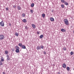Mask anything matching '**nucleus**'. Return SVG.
<instances>
[{"instance_id":"10","label":"nucleus","mask_w":74,"mask_h":74,"mask_svg":"<svg viewBox=\"0 0 74 74\" xmlns=\"http://www.w3.org/2000/svg\"><path fill=\"white\" fill-rule=\"evenodd\" d=\"M21 48L23 49H26V46L24 45H22L21 46Z\"/></svg>"},{"instance_id":"25","label":"nucleus","mask_w":74,"mask_h":74,"mask_svg":"<svg viewBox=\"0 0 74 74\" xmlns=\"http://www.w3.org/2000/svg\"><path fill=\"white\" fill-rule=\"evenodd\" d=\"M4 59H3V58H1V62H4Z\"/></svg>"},{"instance_id":"16","label":"nucleus","mask_w":74,"mask_h":74,"mask_svg":"<svg viewBox=\"0 0 74 74\" xmlns=\"http://www.w3.org/2000/svg\"><path fill=\"white\" fill-rule=\"evenodd\" d=\"M5 53L6 55H7L8 53V51L7 50H6L5 51Z\"/></svg>"},{"instance_id":"13","label":"nucleus","mask_w":74,"mask_h":74,"mask_svg":"<svg viewBox=\"0 0 74 74\" xmlns=\"http://www.w3.org/2000/svg\"><path fill=\"white\" fill-rule=\"evenodd\" d=\"M15 48H16V49H19V47L18 46H16L15 47Z\"/></svg>"},{"instance_id":"34","label":"nucleus","mask_w":74,"mask_h":74,"mask_svg":"<svg viewBox=\"0 0 74 74\" xmlns=\"http://www.w3.org/2000/svg\"><path fill=\"white\" fill-rule=\"evenodd\" d=\"M13 7L14 8H16V6H15V5L13 6Z\"/></svg>"},{"instance_id":"20","label":"nucleus","mask_w":74,"mask_h":74,"mask_svg":"<svg viewBox=\"0 0 74 74\" xmlns=\"http://www.w3.org/2000/svg\"><path fill=\"white\" fill-rule=\"evenodd\" d=\"M26 15V14L25 13H23L22 14V16L23 17H25Z\"/></svg>"},{"instance_id":"33","label":"nucleus","mask_w":74,"mask_h":74,"mask_svg":"<svg viewBox=\"0 0 74 74\" xmlns=\"http://www.w3.org/2000/svg\"><path fill=\"white\" fill-rule=\"evenodd\" d=\"M6 11H8V8H6Z\"/></svg>"},{"instance_id":"35","label":"nucleus","mask_w":74,"mask_h":74,"mask_svg":"<svg viewBox=\"0 0 74 74\" xmlns=\"http://www.w3.org/2000/svg\"><path fill=\"white\" fill-rule=\"evenodd\" d=\"M12 51H15V49H12Z\"/></svg>"},{"instance_id":"41","label":"nucleus","mask_w":74,"mask_h":74,"mask_svg":"<svg viewBox=\"0 0 74 74\" xmlns=\"http://www.w3.org/2000/svg\"><path fill=\"white\" fill-rule=\"evenodd\" d=\"M58 74H60V73L59 72V73H58Z\"/></svg>"},{"instance_id":"1","label":"nucleus","mask_w":74,"mask_h":74,"mask_svg":"<svg viewBox=\"0 0 74 74\" xmlns=\"http://www.w3.org/2000/svg\"><path fill=\"white\" fill-rule=\"evenodd\" d=\"M64 22L65 24L66 25H67V26H68L69 25V20H67V19H65L64 20Z\"/></svg>"},{"instance_id":"8","label":"nucleus","mask_w":74,"mask_h":74,"mask_svg":"<svg viewBox=\"0 0 74 74\" xmlns=\"http://www.w3.org/2000/svg\"><path fill=\"white\" fill-rule=\"evenodd\" d=\"M61 31L62 32H66V29H61Z\"/></svg>"},{"instance_id":"28","label":"nucleus","mask_w":74,"mask_h":74,"mask_svg":"<svg viewBox=\"0 0 74 74\" xmlns=\"http://www.w3.org/2000/svg\"><path fill=\"white\" fill-rule=\"evenodd\" d=\"M61 7H62V8H64V5L62 4L61 5Z\"/></svg>"},{"instance_id":"23","label":"nucleus","mask_w":74,"mask_h":74,"mask_svg":"<svg viewBox=\"0 0 74 74\" xmlns=\"http://www.w3.org/2000/svg\"><path fill=\"white\" fill-rule=\"evenodd\" d=\"M65 0H61V2L64 3L65 2Z\"/></svg>"},{"instance_id":"17","label":"nucleus","mask_w":74,"mask_h":74,"mask_svg":"<svg viewBox=\"0 0 74 74\" xmlns=\"http://www.w3.org/2000/svg\"><path fill=\"white\" fill-rule=\"evenodd\" d=\"M43 37H44V35H41L40 36V38H43Z\"/></svg>"},{"instance_id":"29","label":"nucleus","mask_w":74,"mask_h":74,"mask_svg":"<svg viewBox=\"0 0 74 74\" xmlns=\"http://www.w3.org/2000/svg\"><path fill=\"white\" fill-rule=\"evenodd\" d=\"M0 65L1 66H2V65H3V63H2V61H0Z\"/></svg>"},{"instance_id":"9","label":"nucleus","mask_w":74,"mask_h":74,"mask_svg":"<svg viewBox=\"0 0 74 74\" xmlns=\"http://www.w3.org/2000/svg\"><path fill=\"white\" fill-rule=\"evenodd\" d=\"M32 26L34 29H35V28H36V25L34 24H32Z\"/></svg>"},{"instance_id":"24","label":"nucleus","mask_w":74,"mask_h":74,"mask_svg":"<svg viewBox=\"0 0 74 74\" xmlns=\"http://www.w3.org/2000/svg\"><path fill=\"white\" fill-rule=\"evenodd\" d=\"M18 46L20 47H22V44L21 43H19L18 44Z\"/></svg>"},{"instance_id":"5","label":"nucleus","mask_w":74,"mask_h":74,"mask_svg":"<svg viewBox=\"0 0 74 74\" xmlns=\"http://www.w3.org/2000/svg\"><path fill=\"white\" fill-rule=\"evenodd\" d=\"M50 21L52 22L53 21H54V18H53V17L50 18Z\"/></svg>"},{"instance_id":"31","label":"nucleus","mask_w":74,"mask_h":74,"mask_svg":"<svg viewBox=\"0 0 74 74\" xmlns=\"http://www.w3.org/2000/svg\"><path fill=\"white\" fill-rule=\"evenodd\" d=\"M25 27V29H26V30H27V29H28V28L26 26Z\"/></svg>"},{"instance_id":"22","label":"nucleus","mask_w":74,"mask_h":74,"mask_svg":"<svg viewBox=\"0 0 74 74\" xmlns=\"http://www.w3.org/2000/svg\"><path fill=\"white\" fill-rule=\"evenodd\" d=\"M66 69L67 71H69V70H70V67H67Z\"/></svg>"},{"instance_id":"27","label":"nucleus","mask_w":74,"mask_h":74,"mask_svg":"<svg viewBox=\"0 0 74 74\" xmlns=\"http://www.w3.org/2000/svg\"><path fill=\"white\" fill-rule=\"evenodd\" d=\"M70 54H71V55H73V54H74V53H73V51H71L70 53Z\"/></svg>"},{"instance_id":"26","label":"nucleus","mask_w":74,"mask_h":74,"mask_svg":"<svg viewBox=\"0 0 74 74\" xmlns=\"http://www.w3.org/2000/svg\"><path fill=\"white\" fill-rule=\"evenodd\" d=\"M30 12H31V13H32V14H33V10H30Z\"/></svg>"},{"instance_id":"7","label":"nucleus","mask_w":74,"mask_h":74,"mask_svg":"<svg viewBox=\"0 0 74 74\" xmlns=\"http://www.w3.org/2000/svg\"><path fill=\"white\" fill-rule=\"evenodd\" d=\"M20 51H19V49H16L15 50L16 52V53H19Z\"/></svg>"},{"instance_id":"39","label":"nucleus","mask_w":74,"mask_h":74,"mask_svg":"<svg viewBox=\"0 0 74 74\" xmlns=\"http://www.w3.org/2000/svg\"><path fill=\"white\" fill-rule=\"evenodd\" d=\"M3 74H5V72H3Z\"/></svg>"},{"instance_id":"21","label":"nucleus","mask_w":74,"mask_h":74,"mask_svg":"<svg viewBox=\"0 0 74 74\" xmlns=\"http://www.w3.org/2000/svg\"><path fill=\"white\" fill-rule=\"evenodd\" d=\"M45 16V14H42V16L43 18H44Z\"/></svg>"},{"instance_id":"2","label":"nucleus","mask_w":74,"mask_h":74,"mask_svg":"<svg viewBox=\"0 0 74 74\" xmlns=\"http://www.w3.org/2000/svg\"><path fill=\"white\" fill-rule=\"evenodd\" d=\"M4 36L3 35H0V40H3L4 39Z\"/></svg>"},{"instance_id":"18","label":"nucleus","mask_w":74,"mask_h":74,"mask_svg":"<svg viewBox=\"0 0 74 74\" xmlns=\"http://www.w3.org/2000/svg\"><path fill=\"white\" fill-rule=\"evenodd\" d=\"M34 6V3H32L31 5V7H33Z\"/></svg>"},{"instance_id":"38","label":"nucleus","mask_w":74,"mask_h":74,"mask_svg":"<svg viewBox=\"0 0 74 74\" xmlns=\"http://www.w3.org/2000/svg\"><path fill=\"white\" fill-rule=\"evenodd\" d=\"M7 58H9V56H8V55H7L6 56Z\"/></svg>"},{"instance_id":"30","label":"nucleus","mask_w":74,"mask_h":74,"mask_svg":"<svg viewBox=\"0 0 74 74\" xmlns=\"http://www.w3.org/2000/svg\"><path fill=\"white\" fill-rule=\"evenodd\" d=\"M10 59V58L9 57H7V60H9Z\"/></svg>"},{"instance_id":"6","label":"nucleus","mask_w":74,"mask_h":74,"mask_svg":"<svg viewBox=\"0 0 74 74\" xmlns=\"http://www.w3.org/2000/svg\"><path fill=\"white\" fill-rule=\"evenodd\" d=\"M36 49H37V50H40V49H41L40 47L39 46H38L36 47Z\"/></svg>"},{"instance_id":"40","label":"nucleus","mask_w":74,"mask_h":74,"mask_svg":"<svg viewBox=\"0 0 74 74\" xmlns=\"http://www.w3.org/2000/svg\"><path fill=\"white\" fill-rule=\"evenodd\" d=\"M9 25H10V26H11V23H10Z\"/></svg>"},{"instance_id":"11","label":"nucleus","mask_w":74,"mask_h":74,"mask_svg":"<svg viewBox=\"0 0 74 74\" xmlns=\"http://www.w3.org/2000/svg\"><path fill=\"white\" fill-rule=\"evenodd\" d=\"M17 10H21V7L19 6H17Z\"/></svg>"},{"instance_id":"14","label":"nucleus","mask_w":74,"mask_h":74,"mask_svg":"<svg viewBox=\"0 0 74 74\" xmlns=\"http://www.w3.org/2000/svg\"><path fill=\"white\" fill-rule=\"evenodd\" d=\"M23 22L24 23H26V22H27V21L26 19H24L23 20Z\"/></svg>"},{"instance_id":"15","label":"nucleus","mask_w":74,"mask_h":74,"mask_svg":"<svg viewBox=\"0 0 74 74\" xmlns=\"http://www.w3.org/2000/svg\"><path fill=\"white\" fill-rule=\"evenodd\" d=\"M40 49H44V46L42 45L40 46Z\"/></svg>"},{"instance_id":"4","label":"nucleus","mask_w":74,"mask_h":74,"mask_svg":"<svg viewBox=\"0 0 74 74\" xmlns=\"http://www.w3.org/2000/svg\"><path fill=\"white\" fill-rule=\"evenodd\" d=\"M62 66L63 67V68H64V69H65V68H66V64H65V63L63 64Z\"/></svg>"},{"instance_id":"19","label":"nucleus","mask_w":74,"mask_h":74,"mask_svg":"<svg viewBox=\"0 0 74 74\" xmlns=\"http://www.w3.org/2000/svg\"><path fill=\"white\" fill-rule=\"evenodd\" d=\"M15 36H19V34L17 32H16L15 33Z\"/></svg>"},{"instance_id":"12","label":"nucleus","mask_w":74,"mask_h":74,"mask_svg":"<svg viewBox=\"0 0 74 74\" xmlns=\"http://www.w3.org/2000/svg\"><path fill=\"white\" fill-rule=\"evenodd\" d=\"M64 3V4H65V5H69V3L66 1Z\"/></svg>"},{"instance_id":"36","label":"nucleus","mask_w":74,"mask_h":74,"mask_svg":"<svg viewBox=\"0 0 74 74\" xmlns=\"http://www.w3.org/2000/svg\"><path fill=\"white\" fill-rule=\"evenodd\" d=\"M37 34H40V32H37Z\"/></svg>"},{"instance_id":"3","label":"nucleus","mask_w":74,"mask_h":74,"mask_svg":"<svg viewBox=\"0 0 74 74\" xmlns=\"http://www.w3.org/2000/svg\"><path fill=\"white\" fill-rule=\"evenodd\" d=\"M0 24L1 26H4V22L3 21H2L0 23Z\"/></svg>"},{"instance_id":"32","label":"nucleus","mask_w":74,"mask_h":74,"mask_svg":"<svg viewBox=\"0 0 74 74\" xmlns=\"http://www.w3.org/2000/svg\"><path fill=\"white\" fill-rule=\"evenodd\" d=\"M63 49L64 51H66V48L65 47H64L63 48Z\"/></svg>"},{"instance_id":"37","label":"nucleus","mask_w":74,"mask_h":74,"mask_svg":"<svg viewBox=\"0 0 74 74\" xmlns=\"http://www.w3.org/2000/svg\"><path fill=\"white\" fill-rule=\"evenodd\" d=\"M44 54H45V55H46V54H47V52L45 51L44 52Z\"/></svg>"}]
</instances>
